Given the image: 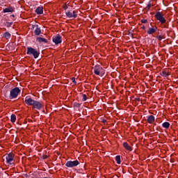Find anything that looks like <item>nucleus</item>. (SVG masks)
Listing matches in <instances>:
<instances>
[{
  "mask_svg": "<svg viewBox=\"0 0 178 178\" xmlns=\"http://www.w3.org/2000/svg\"><path fill=\"white\" fill-rule=\"evenodd\" d=\"M25 104H26V105L33 106L34 109H38V111H41V109L44 108V106L40 102L31 99V97H26Z\"/></svg>",
  "mask_w": 178,
  "mask_h": 178,
  "instance_id": "nucleus-1",
  "label": "nucleus"
},
{
  "mask_svg": "<svg viewBox=\"0 0 178 178\" xmlns=\"http://www.w3.org/2000/svg\"><path fill=\"white\" fill-rule=\"evenodd\" d=\"M26 49H27L26 54L27 55H33V56L35 59H37V58H38L40 56V51H38L31 47H28Z\"/></svg>",
  "mask_w": 178,
  "mask_h": 178,
  "instance_id": "nucleus-2",
  "label": "nucleus"
},
{
  "mask_svg": "<svg viewBox=\"0 0 178 178\" xmlns=\"http://www.w3.org/2000/svg\"><path fill=\"white\" fill-rule=\"evenodd\" d=\"M20 88L15 87L13 89H12L10 91V95H9V99H16L19 95L20 94Z\"/></svg>",
  "mask_w": 178,
  "mask_h": 178,
  "instance_id": "nucleus-3",
  "label": "nucleus"
},
{
  "mask_svg": "<svg viewBox=\"0 0 178 178\" xmlns=\"http://www.w3.org/2000/svg\"><path fill=\"white\" fill-rule=\"evenodd\" d=\"M93 70L95 74L97 76H104V74H105V70L99 65H96L93 67Z\"/></svg>",
  "mask_w": 178,
  "mask_h": 178,
  "instance_id": "nucleus-4",
  "label": "nucleus"
},
{
  "mask_svg": "<svg viewBox=\"0 0 178 178\" xmlns=\"http://www.w3.org/2000/svg\"><path fill=\"white\" fill-rule=\"evenodd\" d=\"M155 17L161 24H165L166 23V19L163 17V13L162 12H156L155 15Z\"/></svg>",
  "mask_w": 178,
  "mask_h": 178,
  "instance_id": "nucleus-5",
  "label": "nucleus"
},
{
  "mask_svg": "<svg viewBox=\"0 0 178 178\" xmlns=\"http://www.w3.org/2000/svg\"><path fill=\"white\" fill-rule=\"evenodd\" d=\"M79 165H80V162L77 160L74 161H68L65 163L67 168H76V166H79Z\"/></svg>",
  "mask_w": 178,
  "mask_h": 178,
  "instance_id": "nucleus-6",
  "label": "nucleus"
},
{
  "mask_svg": "<svg viewBox=\"0 0 178 178\" xmlns=\"http://www.w3.org/2000/svg\"><path fill=\"white\" fill-rule=\"evenodd\" d=\"M52 41L56 45H58V44L62 42V36L58 34L52 38Z\"/></svg>",
  "mask_w": 178,
  "mask_h": 178,
  "instance_id": "nucleus-7",
  "label": "nucleus"
},
{
  "mask_svg": "<svg viewBox=\"0 0 178 178\" xmlns=\"http://www.w3.org/2000/svg\"><path fill=\"white\" fill-rule=\"evenodd\" d=\"M15 156L12 153H9L6 157L7 163H8L9 165H15V163H12L13 162Z\"/></svg>",
  "mask_w": 178,
  "mask_h": 178,
  "instance_id": "nucleus-8",
  "label": "nucleus"
},
{
  "mask_svg": "<svg viewBox=\"0 0 178 178\" xmlns=\"http://www.w3.org/2000/svg\"><path fill=\"white\" fill-rule=\"evenodd\" d=\"M65 15L70 19H72V18L76 19V17H77V14H76V11H73V13L70 11H67L65 13Z\"/></svg>",
  "mask_w": 178,
  "mask_h": 178,
  "instance_id": "nucleus-9",
  "label": "nucleus"
},
{
  "mask_svg": "<svg viewBox=\"0 0 178 178\" xmlns=\"http://www.w3.org/2000/svg\"><path fill=\"white\" fill-rule=\"evenodd\" d=\"M35 30L34 31L35 35H40L41 34V28H39L38 25H33L32 26V30Z\"/></svg>",
  "mask_w": 178,
  "mask_h": 178,
  "instance_id": "nucleus-10",
  "label": "nucleus"
},
{
  "mask_svg": "<svg viewBox=\"0 0 178 178\" xmlns=\"http://www.w3.org/2000/svg\"><path fill=\"white\" fill-rule=\"evenodd\" d=\"M15 12V8L10 6L3 10V13H13Z\"/></svg>",
  "mask_w": 178,
  "mask_h": 178,
  "instance_id": "nucleus-11",
  "label": "nucleus"
},
{
  "mask_svg": "<svg viewBox=\"0 0 178 178\" xmlns=\"http://www.w3.org/2000/svg\"><path fill=\"white\" fill-rule=\"evenodd\" d=\"M35 12L37 15H42V13H44V8L42 6H39L35 9Z\"/></svg>",
  "mask_w": 178,
  "mask_h": 178,
  "instance_id": "nucleus-12",
  "label": "nucleus"
},
{
  "mask_svg": "<svg viewBox=\"0 0 178 178\" xmlns=\"http://www.w3.org/2000/svg\"><path fill=\"white\" fill-rule=\"evenodd\" d=\"M38 42H44V44H48V40L44 38L38 37L36 38Z\"/></svg>",
  "mask_w": 178,
  "mask_h": 178,
  "instance_id": "nucleus-13",
  "label": "nucleus"
},
{
  "mask_svg": "<svg viewBox=\"0 0 178 178\" xmlns=\"http://www.w3.org/2000/svg\"><path fill=\"white\" fill-rule=\"evenodd\" d=\"M147 123L152 124L154 123V122H155V117L154 115H149L147 117Z\"/></svg>",
  "mask_w": 178,
  "mask_h": 178,
  "instance_id": "nucleus-14",
  "label": "nucleus"
},
{
  "mask_svg": "<svg viewBox=\"0 0 178 178\" xmlns=\"http://www.w3.org/2000/svg\"><path fill=\"white\" fill-rule=\"evenodd\" d=\"M123 147L127 151H133V149L131 147L130 145H129V143H127V142H124L123 143Z\"/></svg>",
  "mask_w": 178,
  "mask_h": 178,
  "instance_id": "nucleus-15",
  "label": "nucleus"
},
{
  "mask_svg": "<svg viewBox=\"0 0 178 178\" xmlns=\"http://www.w3.org/2000/svg\"><path fill=\"white\" fill-rule=\"evenodd\" d=\"M156 30H158V28H149V30L147 31V34H154V33H156Z\"/></svg>",
  "mask_w": 178,
  "mask_h": 178,
  "instance_id": "nucleus-16",
  "label": "nucleus"
},
{
  "mask_svg": "<svg viewBox=\"0 0 178 178\" xmlns=\"http://www.w3.org/2000/svg\"><path fill=\"white\" fill-rule=\"evenodd\" d=\"M3 37L6 38V40H9V38L12 37V35L9 32H6L3 33Z\"/></svg>",
  "mask_w": 178,
  "mask_h": 178,
  "instance_id": "nucleus-17",
  "label": "nucleus"
},
{
  "mask_svg": "<svg viewBox=\"0 0 178 178\" xmlns=\"http://www.w3.org/2000/svg\"><path fill=\"white\" fill-rule=\"evenodd\" d=\"M161 76L163 77H168L169 76V73L166 70H163L160 73Z\"/></svg>",
  "mask_w": 178,
  "mask_h": 178,
  "instance_id": "nucleus-18",
  "label": "nucleus"
},
{
  "mask_svg": "<svg viewBox=\"0 0 178 178\" xmlns=\"http://www.w3.org/2000/svg\"><path fill=\"white\" fill-rule=\"evenodd\" d=\"M162 126L164 129H169V127H170V123L168 122H165L162 124Z\"/></svg>",
  "mask_w": 178,
  "mask_h": 178,
  "instance_id": "nucleus-19",
  "label": "nucleus"
},
{
  "mask_svg": "<svg viewBox=\"0 0 178 178\" xmlns=\"http://www.w3.org/2000/svg\"><path fill=\"white\" fill-rule=\"evenodd\" d=\"M10 122H12V123H15L16 122V115L15 114L11 115Z\"/></svg>",
  "mask_w": 178,
  "mask_h": 178,
  "instance_id": "nucleus-20",
  "label": "nucleus"
},
{
  "mask_svg": "<svg viewBox=\"0 0 178 178\" xmlns=\"http://www.w3.org/2000/svg\"><path fill=\"white\" fill-rule=\"evenodd\" d=\"M115 161L118 165H120L122 163V161H120V156L118 155L115 156Z\"/></svg>",
  "mask_w": 178,
  "mask_h": 178,
  "instance_id": "nucleus-21",
  "label": "nucleus"
},
{
  "mask_svg": "<svg viewBox=\"0 0 178 178\" xmlns=\"http://www.w3.org/2000/svg\"><path fill=\"white\" fill-rule=\"evenodd\" d=\"M12 24H13V22H6L5 25L6 27L9 28L12 26Z\"/></svg>",
  "mask_w": 178,
  "mask_h": 178,
  "instance_id": "nucleus-22",
  "label": "nucleus"
},
{
  "mask_svg": "<svg viewBox=\"0 0 178 178\" xmlns=\"http://www.w3.org/2000/svg\"><path fill=\"white\" fill-rule=\"evenodd\" d=\"M82 101H87V95L86 94L82 95Z\"/></svg>",
  "mask_w": 178,
  "mask_h": 178,
  "instance_id": "nucleus-23",
  "label": "nucleus"
},
{
  "mask_svg": "<svg viewBox=\"0 0 178 178\" xmlns=\"http://www.w3.org/2000/svg\"><path fill=\"white\" fill-rule=\"evenodd\" d=\"M156 38L158 39L159 41H162V39L163 38V36L157 35Z\"/></svg>",
  "mask_w": 178,
  "mask_h": 178,
  "instance_id": "nucleus-24",
  "label": "nucleus"
},
{
  "mask_svg": "<svg viewBox=\"0 0 178 178\" xmlns=\"http://www.w3.org/2000/svg\"><path fill=\"white\" fill-rule=\"evenodd\" d=\"M147 10H149V9H151V1H149L147 6Z\"/></svg>",
  "mask_w": 178,
  "mask_h": 178,
  "instance_id": "nucleus-25",
  "label": "nucleus"
},
{
  "mask_svg": "<svg viewBox=\"0 0 178 178\" xmlns=\"http://www.w3.org/2000/svg\"><path fill=\"white\" fill-rule=\"evenodd\" d=\"M128 35H129V37H131V38H134V34H133V33L129 31Z\"/></svg>",
  "mask_w": 178,
  "mask_h": 178,
  "instance_id": "nucleus-26",
  "label": "nucleus"
},
{
  "mask_svg": "<svg viewBox=\"0 0 178 178\" xmlns=\"http://www.w3.org/2000/svg\"><path fill=\"white\" fill-rule=\"evenodd\" d=\"M72 81L74 83V84H77V82L76 81V78L73 77L72 78Z\"/></svg>",
  "mask_w": 178,
  "mask_h": 178,
  "instance_id": "nucleus-27",
  "label": "nucleus"
},
{
  "mask_svg": "<svg viewBox=\"0 0 178 178\" xmlns=\"http://www.w3.org/2000/svg\"><path fill=\"white\" fill-rule=\"evenodd\" d=\"M141 23H143V24L148 23V20H147V19H141Z\"/></svg>",
  "mask_w": 178,
  "mask_h": 178,
  "instance_id": "nucleus-28",
  "label": "nucleus"
},
{
  "mask_svg": "<svg viewBox=\"0 0 178 178\" xmlns=\"http://www.w3.org/2000/svg\"><path fill=\"white\" fill-rule=\"evenodd\" d=\"M42 158V159H47L48 158V156L43 155V156Z\"/></svg>",
  "mask_w": 178,
  "mask_h": 178,
  "instance_id": "nucleus-29",
  "label": "nucleus"
},
{
  "mask_svg": "<svg viewBox=\"0 0 178 178\" xmlns=\"http://www.w3.org/2000/svg\"><path fill=\"white\" fill-rule=\"evenodd\" d=\"M135 99H136V101H138V102H140V101H141V99H140V98H138V97L135 98Z\"/></svg>",
  "mask_w": 178,
  "mask_h": 178,
  "instance_id": "nucleus-30",
  "label": "nucleus"
},
{
  "mask_svg": "<svg viewBox=\"0 0 178 178\" xmlns=\"http://www.w3.org/2000/svg\"><path fill=\"white\" fill-rule=\"evenodd\" d=\"M80 105L79 103L75 104V106H77V108H80Z\"/></svg>",
  "mask_w": 178,
  "mask_h": 178,
  "instance_id": "nucleus-31",
  "label": "nucleus"
},
{
  "mask_svg": "<svg viewBox=\"0 0 178 178\" xmlns=\"http://www.w3.org/2000/svg\"><path fill=\"white\" fill-rule=\"evenodd\" d=\"M102 123H107V121L105 119H102Z\"/></svg>",
  "mask_w": 178,
  "mask_h": 178,
  "instance_id": "nucleus-32",
  "label": "nucleus"
},
{
  "mask_svg": "<svg viewBox=\"0 0 178 178\" xmlns=\"http://www.w3.org/2000/svg\"><path fill=\"white\" fill-rule=\"evenodd\" d=\"M141 29H142L143 30H145V26H141Z\"/></svg>",
  "mask_w": 178,
  "mask_h": 178,
  "instance_id": "nucleus-33",
  "label": "nucleus"
},
{
  "mask_svg": "<svg viewBox=\"0 0 178 178\" xmlns=\"http://www.w3.org/2000/svg\"><path fill=\"white\" fill-rule=\"evenodd\" d=\"M64 9H65V10H66V9H67V6H65Z\"/></svg>",
  "mask_w": 178,
  "mask_h": 178,
  "instance_id": "nucleus-34",
  "label": "nucleus"
},
{
  "mask_svg": "<svg viewBox=\"0 0 178 178\" xmlns=\"http://www.w3.org/2000/svg\"><path fill=\"white\" fill-rule=\"evenodd\" d=\"M165 29H168V26H166V25H164V26H163Z\"/></svg>",
  "mask_w": 178,
  "mask_h": 178,
  "instance_id": "nucleus-35",
  "label": "nucleus"
},
{
  "mask_svg": "<svg viewBox=\"0 0 178 178\" xmlns=\"http://www.w3.org/2000/svg\"><path fill=\"white\" fill-rule=\"evenodd\" d=\"M10 17H15V15H11Z\"/></svg>",
  "mask_w": 178,
  "mask_h": 178,
  "instance_id": "nucleus-36",
  "label": "nucleus"
},
{
  "mask_svg": "<svg viewBox=\"0 0 178 178\" xmlns=\"http://www.w3.org/2000/svg\"><path fill=\"white\" fill-rule=\"evenodd\" d=\"M40 113V112L37 111V113Z\"/></svg>",
  "mask_w": 178,
  "mask_h": 178,
  "instance_id": "nucleus-37",
  "label": "nucleus"
},
{
  "mask_svg": "<svg viewBox=\"0 0 178 178\" xmlns=\"http://www.w3.org/2000/svg\"><path fill=\"white\" fill-rule=\"evenodd\" d=\"M43 112H45V111L43 110Z\"/></svg>",
  "mask_w": 178,
  "mask_h": 178,
  "instance_id": "nucleus-38",
  "label": "nucleus"
}]
</instances>
